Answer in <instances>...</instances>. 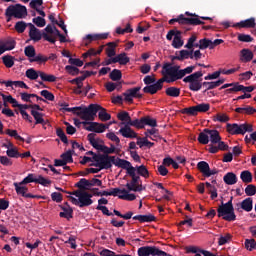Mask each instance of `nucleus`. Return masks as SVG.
Listing matches in <instances>:
<instances>
[{"label": "nucleus", "mask_w": 256, "mask_h": 256, "mask_svg": "<svg viewBox=\"0 0 256 256\" xmlns=\"http://www.w3.org/2000/svg\"><path fill=\"white\" fill-rule=\"evenodd\" d=\"M93 192L94 197H117L119 195V188H111L110 191L103 190L99 192V188L91 189Z\"/></svg>", "instance_id": "obj_16"}, {"label": "nucleus", "mask_w": 256, "mask_h": 256, "mask_svg": "<svg viewBox=\"0 0 256 256\" xmlns=\"http://www.w3.org/2000/svg\"><path fill=\"white\" fill-rule=\"evenodd\" d=\"M114 165H115V167H120L121 169H126L128 174H129V170L131 169V167H133V165H131V162H129L125 159H121L117 156L115 158Z\"/></svg>", "instance_id": "obj_23"}, {"label": "nucleus", "mask_w": 256, "mask_h": 256, "mask_svg": "<svg viewBox=\"0 0 256 256\" xmlns=\"http://www.w3.org/2000/svg\"><path fill=\"white\" fill-rule=\"evenodd\" d=\"M61 209L63 212L59 213V217L68 220L73 219V208L70 206H61Z\"/></svg>", "instance_id": "obj_27"}, {"label": "nucleus", "mask_w": 256, "mask_h": 256, "mask_svg": "<svg viewBox=\"0 0 256 256\" xmlns=\"http://www.w3.org/2000/svg\"><path fill=\"white\" fill-rule=\"evenodd\" d=\"M95 137H97V134L90 133V134H88L87 139H88L90 145H92V147L94 149H96L97 151H101L103 144H99V143H103V140H101L99 138L95 139Z\"/></svg>", "instance_id": "obj_20"}, {"label": "nucleus", "mask_w": 256, "mask_h": 256, "mask_svg": "<svg viewBox=\"0 0 256 256\" xmlns=\"http://www.w3.org/2000/svg\"><path fill=\"white\" fill-rule=\"evenodd\" d=\"M110 79L112 81H121V77H123V74L121 73V70L119 69H114L110 75H109Z\"/></svg>", "instance_id": "obj_53"}, {"label": "nucleus", "mask_w": 256, "mask_h": 256, "mask_svg": "<svg viewBox=\"0 0 256 256\" xmlns=\"http://www.w3.org/2000/svg\"><path fill=\"white\" fill-rule=\"evenodd\" d=\"M27 79H30V81H37L39 79V71H36L34 68H30L26 70L25 73Z\"/></svg>", "instance_id": "obj_40"}, {"label": "nucleus", "mask_w": 256, "mask_h": 256, "mask_svg": "<svg viewBox=\"0 0 256 256\" xmlns=\"http://www.w3.org/2000/svg\"><path fill=\"white\" fill-rule=\"evenodd\" d=\"M98 118L100 119V121H110L111 114L107 113V110L101 106V109L98 113Z\"/></svg>", "instance_id": "obj_48"}, {"label": "nucleus", "mask_w": 256, "mask_h": 256, "mask_svg": "<svg viewBox=\"0 0 256 256\" xmlns=\"http://www.w3.org/2000/svg\"><path fill=\"white\" fill-rule=\"evenodd\" d=\"M82 125H89L85 127V129L86 131H90L92 133H105V131L109 129V125L98 122H82Z\"/></svg>", "instance_id": "obj_15"}, {"label": "nucleus", "mask_w": 256, "mask_h": 256, "mask_svg": "<svg viewBox=\"0 0 256 256\" xmlns=\"http://www.w3.org/2000/svg\"><path fill=\"white\" fill-rule=\"evenodd\" d=\"M184 21V25H205V22L201 21L199 19V17H191V18H187V17H184L183 19Z\"/></svg>", "instance_id": "obj_37"}, {"label": "nucleus", "mask_w": 256, "mask_h": 256, "mask_svg": "<svg viewBox=\"0 0 256 256\" xmlns=\"http://www.w3.org/2000/svg\"><path fill=\"white\" fill-rule=\"evenodd\" d=\"M14 187H15V191H16L17 195H21L22 197H25L26 199H45V197H43V196L27 193V191H29V188H27V186L21 185V182L20 183L15 182Z\"/></svg>", "instance_id": "obj_14"}, {"label": "nucleus", "mask_w": 256, "mask_h": 256, "mask_svg": "<svg viewBox=\"0 0 256 256\" xmlns=\"http://www.w3.org/2000/svg\"><path fill=\"white\" fill-rule=\"evenodd\" d=\"M116 156L107 154H98L93 157L95 163L91 164V167H98L100 169H111L115 165Z\"/></svg>", "instance_id": "obj_5"}, {"label": "nucleus", "mask_w": 256, "mask_h": 256, "mask_svg": "<svg viewBox=\"0 0 256 256\" xmlns=\"http://www.w3.org/2000/svg\"><path fill=\"white\" fill-rule=\"evenodd\" d=\"M241 209L243 211H246L247 213H250V211H253V198H246L241 202Z\"/></svg>", "instance_id": "obj_32"}, {"label": "nucleus", "mask_w": 256, "mask_h": 256, "mask_svg": "<svg viewBox=\"0 0 256 256\" xmlns=\"http://www.w3.org/2000/svg\"><path fill=\"white\" fill-rule=\"evenodd\" d=\"M130 127H136V129H144L143 126V118L140 119H135V120H130L128 123Z\"/></svg>", "instance_id": "obj_55"}, {"label": "nucleus", "mask_w": 256, "mask_h": 256, "mask_svg": "<svg viewBox=\"0 0 256 256\" xmlns=\"http://www.w3.org/2000/svg\"><path fill=\"white\" fill-rule=\"evenodd\" d=\"M209 128H205L202 132L198 135V142L200 145H208L209 144Z\"/></svg>", "instance_id": "obj_29"}, {"label": "nucleus", "mask_w": 256, "mask_h": 256, "mask_svg": "<svg viewBox=\"0 0 256 256\" xmlns=\"http://www.w3.org/2000/svg\"><path fill=\"white\" fill-rule=\"evenodd\" d=\"M56 135L57 137H59L62 143H65L66 145L67 143H69V139H67V135L65 134V131H63L61 128L56 129Z\"/></svg>", "instance_id": "obj_56"}, {"label": "nucleus", "mask_w": 256, "mask_h": 256, "mask_svg": "<svg viewBox=\"0 0 256 256\" xmlns=\"http://www.w3.org/2000/svg\"><path fill=\"white\" fill-rule=\"evenodd\" d=\"M199 49L202 51L205 49H213L212 40L204 38L199 40Z\"/></svg>", "instance_id": "obj_43"}, {"label": "nucleus", "mask_w": 256, "mask_h": 256, "mask_svg": "<svg viewBox=\"0 0 256 256\" xmlns=\"http://www.w3.org/2000/svg\"><path fill=\"white\" fill-rule=\"evenodd\" d=\"M27 26H29V24L25 23V21H18L16 22L14 29L17 31V33H25Z\"/></svg>", "instance_id": "obj_52"}, {"label": "nucleus", "mask_w": 256, "mask_h": 256, "mask_svg": "<svg viewBox=\"0 0 256 256\" xmlns=\"http://www.w3.org/2000/svg\"><path fill=\"white\" fill-rule=\"evenodd\" d=\"M32 22L34 23V25H36V27H45V25H47V21H45V18L41 16L33 18Z\"/></svg>", "instance_id": "obj_59"}, {"label": "nucleus", "mask_w": 256, "mask_h": 256, "mask_svg": "<svg viewBox=\"0 0 256 256\" xmlns=\"http://www.w3.org/2000/svg\"><path fill=\"white\" fill-rule=\"evenodd\" d=\"M109 37V33H102V34H88L86 35V42L85 46L89 45L92 41H102L104 39H107Z\"/></svg>", "instance_id": "obj_21"}, {"label": "nucleus", "mask_w": 256, "mask_h": 256, "mask_svg": "<svg viewBox=\"0 0 256 256\" xmlns=\"http://www.w3.org/2000/svg\"><path fill=\"white\" fill-rule=\"evenodd\" d=\"M203 81V71L199 70L196 72H191L188 74V76L183 78L184 83H189V89L190 91H201L203 87H205L206 91H211V89H216V87H220V85H223L225 83V79H220L215 82H202Z\"/></svg>", "instance_id": "obj_2"}, {"label": "nucleus", "mask_w": 256, "mask_h": 256, "mask_svg": "<svg viewBox=\"0 0 256 256\" xmlns=\"http://www.w3.org/2000/svg\"><path fill=\"white\" fill-rule=\"evenodd\" d=\"M116 63H119V65H127L131 61L129 57H127V53L123 52L115 56Z\"/></svg>", "instance_id": "obj_34"}, {"label": "nucleus", "mask_w": 256, "mask_h": 256, "mask_svg": "<svg viewBox=\"0 0 256 256\" xmlns=\"http://www.w3.org/2000/svg\"><path fill=\"white\" fill-rule=\"evenodd\" d=\"M196 69L195 66H188L184 69H181V66L174 65L171 63H165L162 66V75L156 83L145 86L143 88L144 93H150V95H155L157 91H161L163 89V83H175V81H179L185 77V75H189L193 73V70Z\"/></svg>", "instance_id": "obj_1"}, {"label": "nucleus", "mask_w": 256, "mask_h": 256, "mask_svg": "<svg viewBox=\"0 0 256 256\" xmlns=\"http://www.w3.org/2000/svg\"><path fill=\"white\" fill-rule=\"evenodd\" d=\"M213 121H219V123H227V121H229V116H227V114L218 113L213 117Z\"/></svg>", "instance_id": "obj_60"}, {"label": "nucleus", "mask_w": 256, "mask_h": 256, "mask_svg": "<svg viewBox=\"0 0 256 256\" xmlns=\"http://www.w3.org/2000/svg\"><path fill=\"white\" fill-rule=\"evenodd\" d=\"M142 121L143 127H145V125H148V127H157V119L151 118V116L142 117Z\"/></svg>", "instance_id": "obj_45"}, {"label": "nucleus", "mask_w": 256, "mask_h": 256, "mask_svg": "<svg viewBox=\"0 0 256 256\" xmlns=\"http://www.w3.org/2000/svg\"><path fill=\"white\" fill-rule=\"evenodd\" d=\"M223 181L226 185H235L237 183V175L233 172H228L224 175Z\"/></svg>", "instance_id": "obj_30"}, {"label": "nucleus", "mask_w": 256, "mask_h": 256, "mask_svg": "<svg viewBox=\"0 0 256 256\" xmlns=\"http://www.w3.org/2000/svg\"><path fill=\"white\" fill-rule=\"evenodd\" d=\"M2 61H3V64L5 65V67H7L8 69H11V67H13V65H15L13 56H10V55L3 56Z\"/></svg>", "instance_id": "obj_50"}, {"label": "nucleus", "mask_w": 256, "mask_h": 256, "mask_svg": "<svg viewBox=\"0 0 256 256\" xmlns=\"http://www.w3.org/2000/svg\"><path fill=\"white\" fill-rule=\"evenodd\" d=\"M134 221H139V223H153L156 220L155 215L147 214V215H136L133 216Z\"/></svg>", "instance_id": "obj_25"}, {"label": "nucleus", "mask_w": 256, "mask_h": 256, "mask_svg": "<svg viewBox=\"0 0 256 256\" xmlns=\"http://www.w3.org/2000/svg\"><path fill=\"white\" fill-rule=\"evenodd\" d=\"M245 194H246L248 197H253V195L256 194V187H255V185H253V184L248 185V186L245 188Z\"/></svg>", "instance_id": "obj_64"}, {"label": "nucleus", "mask_w": 256, "mask_h": 256, "mask_svg": "<svg viewBox=\"0 0 256 256\" xmlns=\"http://www.w3.org/2000/svg\"><path fill=\"white\" fill-rule=\"evenodd\" d=\"M24 54L26 57H29V59H33V57L36 55L35 47L32 45L26 46L24 49Z\"/></svg>", "instance_id": "obj_54"}, {"label": "nucleus", "mask_w": 256, "mask_h": 256, "mask_svg": "<svg viewBox=\"0 0 256 256\" xmlns=\"http://www.w3.org/2000/svg\"><path fill=\"white\" fill-rule=\"evenodd\" d=\"M61 159L64 160V163H73V154L71 153V151H67L63 154H61Z\"/></svg>", "instance_id": "obj_63"}, {"label": "nucleus", "mask_w": 256, "mask_h": 256, "mask_svg": "<svg viewBox=\"0 0 256 256\" xmlns=\"http://www.w3.org/2000/svg\"><path fill=\"white\" fill-rule=\"evenodd\" d=\"M243 183H253V174L249 170H244L240 174Z\"/></svg>", "instance_id": "obj_36"}, {"label": "nucleus", "mask_w": 256, "mask_h": 256, "mask_svg": "<svg viewBox=\"0 0 256 256\" xmlns=\"http://www.w3.org/2000/svg\"><path fill=\"white\" fill-rule=\"evenodd\" d=\"M75 187H77L78 189L82 190V191H89L90 185H89V180L82 178L80 179L76 184Z\"/></svg>", "instance_id": "obj_38"}, {"label": "nucleus", "mask_w": 256, "mask_h": 256, "mask_svg": "<svg viewBox=\"0 0 256 256\" xmlns=\"http://www.w3.org/2000/svg\"><path fill=\"white\" fill-rule=\"evenodd\" d=\"M5 17H7V23L13 19H25L27 17V7L21 4H12L5 10Z\"/></svg>", "instance_id": "obj_4"}, {"label": "nucleus", "mask_w": 256, "mask_h": 256, "mask_svg": "<svg viewBox=\"0 0 256 256\" xmlns=\"http://www.w3.org/2000/svg\"><path fill=\"white\" fill-rule=\"evenodd\" d=\"M122 137H125L126 139H136L137 133L131 129V126L129 124H125L123 127H121L118 131Z\"/></svg>", "instance_id": "obj_17"}, {"label": "nucleus", "mask_w": 256, "mask_h": 256, "mask_svg": "<svg viewBox=\"0 0 256 256\" xmlns=\"http://www.w3.org/2000/svg\"><path fill=\"white\" fill-rule=\"evenodd\" d=\"M138 256H171L157 246H142L138 248Z\"/></svg>", "instance_id": "obj_10"}, {"label": "nucleus", "mask_w": 256, "mask_h": 256, "mask_svg": "<svg viewBox=\"0 0 256 256\" xmlns=\"http://www.w3.org/2000/svg\"><path fill=\"white\" fill-rule=\"evenodd\" d=\"M137 173L138 175H141V177H144L145 179L149 177V170H147V167L145 165L138 166Z\"/></svg>", "instance_id": "obj_58"}, {"label": "nucleus", "mask_w": 256, "mask_h": 256, "mask_svg": "<svg viewBox=\"0 0 256 256\" xmlns=\"http://www.w3.org/2000/svg\"><path fill=\"white\" fill-rule=\"evenodd\" d=\"M93 194L84 191L80 197V199H77L73 196H70L71 203L73 205H76L77 207L83 208V207H89V205H93Z\"/></svg>", "instance_id": "obj_12"}, {"label": "nucleus", "mask_w": 256, "mask_h": 256, "mask_svg": "<svg viewBox=\"0 0 256 256\" xmlns=\"http://www.w3.org/2000/svg\"><path fill=\"white\" fill-rule=\"evenodd\" d=\"M101 153H104V155H111L115 153V145L111 144L110 147L106 145H102V148L100 149Z\"/></svg>", "instance_id": "obj_57"}, {"label": "nucleus", "mask_w": 256, "mask_h": 256, "mask_svg": "<svg viewBox=\"0 0 256 256\" xmlns=\"http://www.w3.org/2000/svg\"><path fill=\"white\" fill-rule=\"evenodd\" d=\"M28 27L30 29L29 31V37L32 41H34V43H37L39 41H41V39H44L45 41H48V43H52V45H55L56 43V39L53 38V36L42 32L41 30H39V28L35 27L33 25V23H28Z\"/></svg>", "instance_id": "obj_6"}, {"label": "nucleus", "mask_w": 256, "mask_h": 256, "mask_svg": "<svg viewBox=\"0 0 256 256\" xmlns=\"http://www.w3.org/2000/svg\"><path fill=\"white\" fill-rule=\"evenodd\" d=\"M179 61H185V59H193V50H181L179 51Z\"/></svg>", "instance_id": "obj_44"}, {"label": "nucleus", "mask_w": 256, "mask_h": 256, "mask_svg": "<svg viewBox=\"0 0 256 256\" xmlns=\"http://www.w3.org/2000/svg\"><path fill=\"white\" fill-rule=\"evenodd\" d=\"M28 183H36L38 185H42V187H49L52 182L51 180L43 177V175L30 173L20 182V185H27Z\"/></svg>", "instance_id": "obj_9"}, {"label": "nucleus", "mask_w": 256, "mask_h": 256, "mask_svg": "<svg viewBox=\"0 0 256 256\" xmlns=\"http://www.w3.org/2000/svg\"><path fill=\"white\" fill-rule=\"evenodd\" d=\"M16 42L15 40H7L0 46V55H3L5 51H13V48L15 47Z\"/></svg>", "instance_id": "obj_28"}, {"label": "nucleus", "mask_w": 256, "mask_h": 256, "mask_svg": "<svg viewBox=\"0 0 256 256\" xmlns=\"http://www.w3.org/2000/svg\"><path fill=\"white\" fill-rule=\"evenodd\" d=\"M114 215H116V217H120L121 219H125L126 221H129V219H133V211H128L125 214H122L121 212H119V210H113Z\"/></svg>", "instance_id": "obj_47"}, {"label": "nucleus", "mask_w": 256, "mask_h": 256, "mask_svg": "<svg viewBox=\"0 0 256 256\" xmlns=\"http://www.w3.org/2000/svg\"><path fill=\"white\" fill-rule=\"evenodd\" d=\"M117 119H119V121H122L119 124V126L121 127V125H129L131 121V116L129 115V112L121 111L117 114Z\"/></svg>", "instance_id": "obj_26"}, {"label": "nucleus", "mask_w": 256, "mask_h": 256, "mask_svg": "<svg viewBox=\"0 0 256 256\" xmlns=\"http://www.w3.org/2000/svg\"><path fill=\"white\" fill-rule=\"evenodd\" d=\"M137 170L135 167H131L128 170V175L132 178L130 183L126 184V188L128 191H134L135 193L143 191L145 188H143V185L139 184V181L141 180V177L137 176L135 173Z\"/></svg>", "instance_id": "obj_8"}, {"label": "nucleus", "mask_w": 256, "mask_h": 256, "mask_svg": "<svg viewBox=\"0 0 256 256\" xmlns=\"http://www.w3.org/2000/svg\"><path fill=\"white\" fill-rule=\"evenodd\" d=\"M141 87L137 86L130 88L123 93L124 101L127 103H133V99H143V94H140Z\"/></svg>", "instance_id": "obj_13"}, {"label": "nucleus", "mask_w": 256, "mask_h": 256, "mask_svg": "<svg viewBox=\"0 0 256 256\" xmlns=\"http://www.w3.org/2000/svg\"><path fill=\"white\" fill-rule=\"evenodd\" d=\"M65 71H67V73H69V75H72L73 77L79 75V68L72 65L65 66Z\"/></svg>", "instance_id": "obj_62"}, {"label": "nucleus", "mask_w": 256, "mask_h": 256, "mask_svg": "<svg viewBox=\"0 0 256 256\" xmlns=\"http://www.w3.org/2000/svg\"><path fill=\"white\" fill-rule=\"evenodd\" d=\"M233 27H239L240 29H253L256 27L255 18H249L242 20L233 25Z\"/></svg>", "instance_id": "obj_18"}, {"label": "nucleus", "mask_w": 256, "mask_h": 256, "mask_svg": "<svg viewBox=\"0 0 256 256\" xmlns=\"http://www.w3.org/2000/svg\"><path fill=\"white\" fill-rule=\"evenodd\" d=\"M31 115L36 121L35 125H45V119H43L45 114L40 113L39 111L31 110Z\"/></svg>", "instance_id": "obj_33"}, {"label": "nucleus", "mask_w": 256, "mask_h": 256, "mask_svg": "<svg viewBox=\"0 0 256 256\" xmlns=\"http://www.w3.org/2000/svg\"><path fill=\"white\" fill-rule=\"evenodd\" d=\"M206 133H208L209 141L212 145H217L219 141H221V135L219 134V131L217 130H206Z\"/></svg>", "instance_id": "obj_24"}, {"label": "nucleus", "mask_w": 256, "mask_h": 256, "mask_svg": "<svg viewBox=\"0 0 256 256\" xmlns=\"http://www.w3.org/2000/svg\"><path fill=\"white\" fill-rule=\"evenodd\" d=\"M244 245L247 251H253L254 249H256L255 239H246Z\"/></svg>", "instance_id": "obj_61"}, {"label": "nucleus", "mask_w": 256, "mask_h": 256, "mask_svg": "<svg viewBox=\"0 0 256 256\" xmlns=\"http://www.w3.org/2000/svg\"><path fill=\"white\" fill-rule=\"evenodd\" d=\"M197 41V36L192 35L189 39L187 44L184 46L185 49H193L194 47H198L199 49V43H195Z\"/></svg>", "instance_id": "obj_51"}, {"label": "nucleus", "mask_w": 256, "mask_h": 256, "mask_svg": "<svg viewBox=\"0 0 256 256\" xmlns=\"http://www.w3.org/2000/svg\"><path fill=\"white\" fill-rule=\"evenodd\" d=\"M226 129L230 135H243V124L239 125L237 123H228L226 125Z\"/></svg>", "instance_id": "obj_19"}, {"label": "nucleus", "mask_w": 256, "mask_h": 256, "mask_svg": "<svg viewBox=\"0 0 256 256\" xmlns=\"http://www.w3.org/2000/svg\"><path fill=\"white\" fill-rule=\"evenodd\" d=\"M241 61L244 63H249V61L253 60V52L247 48L241 50Z\"/></svg>", "instance_id": "obj_31"}, {"label": "nucleus", "mask_w": 256, "mask_h": 256, "mask_svg": "<svg viewBox=\"0 0 256 256\" xmlns=\"http://www.w3.org/2000/svg\"><path fill=\"white\" fill-rule=\"evenodd\" d=\"M118 199H122L123 201H135L137 196L135 194H129V190L127 189H120L117 195Z\"/></svg>", "instance_id": "obj_22"}, {"label": "nucleus", "mask_w": 256, "mask_h": 256, "mask_svg": "<svg viewBox=\"0 0 256 256\" xmlns=\"http://www.w3.org/2000/svg\"><path fill=\"white\" fill-rule=\"evenodd\" d=\"M39 76L42 81H47L48 83H55V81H57V77H55V75L47 74L43 71H39Z\"/></svg>", "instance_id": "obj_39"}, {"label": "nucleus", "mask_w": 256, "mask_h": 256, "mask_svg": "<svg viewBox=\"0 0 256 256\" xmlns=\"http://www.w3.org/2000/svg\"><path fill=\"white\" fill-rule=\"evenodd\" d=\"M48 61L49 57L43 56V54H38L37 56L29 59L30 63H47Z\"/></svg>", "instance_id": "obj_46"}, {"label": "nucleus", "mask_w": 256, "mask_h": 256, "mask_svg": "<svg viewBox=\"0 0 256 256\" xmlns=\"http://www.w3.org/2000/svg\"><path fill=\"white\" fill-rule=\"evenodd\" d=\"M100 109L101 105L99 104H90L88 106L65 108L67 113H73L74 115H77V117H80V119L84 121L83 123L93 122L95 117H97V113H99Z\"/></svg>", "instance_id": "obj_3"}, {"label": "nucleus", "mask_w": 256, "mask_h": 256, "mask_svg": "<svg viewBox=\"0 0 256 256\" xmlns=\"http://www.w3.org/2000/svg\"><path fill=\"white\" fill-rule=\"evenodd\" d=\"M218 217H222L224 221H236L237 215H235V208L226 206L225 203L222 204L217 209Z\"/></svg>", "instance_id": "obj_11"}, {"label": "nucleus", "mask_w": 256, "mask_h": 256, "mask_svg": "<svg viewBox=\"0 0 256 256\" xmlns=\"http://www.w3.org/2000/svg\"><path fill=\"white\" fill-rule=\"evenodd\" d=\"M211 109V104L209 103H200L196 106H191L188 108H183L180 113L182 115H190V117H197L199 113H207Z\"/></svg>", "instance_id": "obj_7"}, {"label": "nucleus", "mask_w": 256, "mask_h": 256, "mask_svg": "<svg viewBox=\"0 0 256 256\" xmlns=\"http://www.w3.org/2000/svg\"><path fill=\"white\" fill-rule=\"evenodd\" d=\"M236 113H244L245 115H254L256 109L253 106H246L244 108L238 107L235 109Z\"/></svg>", "instance_id": "obj_42"}, {"label": "nucleus", "mask_w": 256, "mask_h": 256, "mask_svg": "<svg viewBox=\"0 0 256 256\" xmlns=\"http://www.w3.org/2000/svg\"><path fill=\"white\" fill-rule=\"evenodd\" d=\"M197 169H198V171H200V173H202L204 175V177H206V175L210 169L209 163H207L206 161H200L197 164Z\"/></svg>", "instance_id": "obj_41"}, {"label": "nucleus", "mask_w": 256, "mask_h": 256, "mask_svg": "<svg viewBox=\"0 0 256 256\" xmlns=\"http://www.w3.org/2000/svg\"><path fill=\"white\" fill-rule=\"evenodd\" d=\"M165 93L168 97H179L181 95V88L171 86L165 90Z\"/></svg>", "instance_id": "obj_35"}, {"label": "nucleus", "mask_w": 256, "mask_h": 256, "mask_svg": "<svg viewBox=\"0 0 256 256\" xmlns=\"http://www.w3.org/2000/svg\"><path fill=\"white\" fill-rule=\"evenodd\" d=\"M6 135H9V137H14L16 141H21L22 143H25V138L21 137L19 133H17V130L7 129Z\"/></svg>", "instance_id": "obj_49"}]
</instances>
